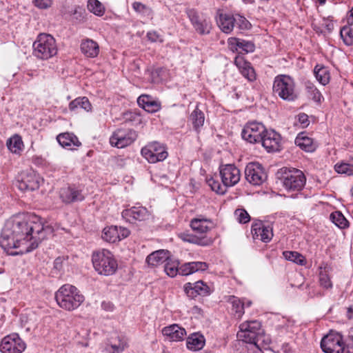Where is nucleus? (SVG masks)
<instances>
[{
    "mask_svg": "<svg viewBox=\"0 0 353 353\" xmlns=\"http://www.w3.org/2000/svg\"><path fill=\"white\" fill-rule=\"evenodd\" d=\"M50 228H45L39 217L21 214L8 220L1 231V247L10 255L23 254L36 249Z\"/></svg>",
    "mask_w": 353,
    "mask_h": 353,
    "instance_id": "f257e3e1",
    "label": "nucleus"
},
{
    "mask_svg": "<svg viewBox=\"0 0 353 353\" xmlns=\"http://www.w3.org/2000/svg\"><path fill=\"white\" fill-rule=\"evenodd\" d=\"M277 183L288 193H291L290 197L298 198L301 195V191L306 184V176L301 170L296 168H282L276 173Z\"/></svg>",
    "mask_w": 353,
    "mask_h": 353,
    "instance_id": "f03ea898",
    "label": "nucleus"
},
{
    "mask_svg": "<svg viewBox=\"0 0 353 353\" xmlns=\"http://www.w3.org/2000/svg\"><path fill=\"white\" fill-rule=\"evenodd\" d=\"M84 296L74 285L65 284L55 293V300L59 306L65 310L72 311L84 301Z\"/></svg>",
    "mask_w": 353,
    "mask_h": 353,
    "instance_id": "7ed1b4c3",
    "label": "nucleus"
},
{
    "mask_svg": "<svg viewBox=\"0 0 353 353\" xmlns=\"http://www.w3.org/2000/svg\"><path fill=\"white\" fill-rule=\"evenodd\" d=\"M32 47L34 56L42 60H47L57 53L56 41L49 34H39L34 41Z\"/></svg>",
    "mask_w": 353,
    "mask_h": 353,
    "instance_id": "20e7f679",
    "label": "nucleus"
},
{
    "mask_svg": "<svg viewBox=\"0 0 353 353\" xmlns=\"http://www.w3.org/2000/svg\"><path fill=\"white\" fill-rule=\"evenodd\" d=\"M92 261L95 270L102 275H112L118 268L113 254L108 250L104 249L93 253Z\"/></svg>",
    "mask_w": 353,
    "mask_h": 353,
    "instance_id": "39448f33",
    "label": "nucleus"
},
{
    "mask_svg": "<svg viewBox=\"0 0 353 353\" xmlns=\"http://www.w3.org/2000/svg\"><path fill=\"white\" fill-rule=\"evenodd\" d=\"M273 92L280 98L288 101H293L298 97L294 81L288 75H279L275 77Z\"/></svg>",
    "mask_w": 353,
    "mask_h": 353,
    "instance_id": "423d86ee",
    "label": "nucleus"
},
{
    "mask_svg": "<svg viewBox=\"0 0 353 353\" xmlns=\"http://www.w3.org/2000/svg\"><path fill=\"white\" fill-rule=\"evenodd\" d=\"M321 347L325 353H349L348 343L345 345L342 335L331 331L321 341Z\"/></svg>",
    "mask_w": 353,
    "mask_h": 353,
    "instance_id": "0eeeda50",
    "label": "nucleus"
},
{
    "mask_svg": "<svg viewBox=\"0 0 353 353\" xmlns=\"http://www.w3.org/2000/svg\"><path fill=\"white\" fill-rule=\"evenodd\" d=\"M185 13L194 30L201 35L208 34L211 30V23L205 17L194 8H188Z\"/></svg>",
    "mask_w": 353,
    "mask_h": 353,
    "instance_id": "6e6552de",
    "label": "nucleus"
},
{
    "mask_svg": "<svg viewBox=\"0 0 353 353\" xmlns=\"http://www.w3.org/2000/svg\"><path fill=\"white\" fill-rule=\"evenodd\" d=\"M141 153L150 163L163 161L168 155L165 146L157 141L146 145L141 149Z\"/></svg>",
    "mask_w": 353,
    "mask_h": 353,
    "instance_id": "1a4fd4ad",
    "label": "nucleus"
},
{
    "mask_svg": "<svg viewBox=\"0 0 353 353\" xmlns=\"http://www.w3.org/2000/svg\"><path fill=\"white\" fill-rule=\"evenodd\" d=\"M26 348V343L17 333L4 336L0 343L2 353H22Z\"/></svg>",
    "mask_w": 353,
    "mask_h": 353,
    "instance_id": "9d476101",
    "label": "nucleus"
},
{
    "mask_svg": "<svg viewBox=\"0 0 353 353\" xmlns=\"http://www.w3.org/2000/svg\"><path fill=\"white\" fill-rule=\"evenodd\" d=\"M265 132L266 128L262 123L252 121L244 126L241 137L247 142L254 144L262 140V137Z\"/></svg>",
    "mask_w": 353,
    "mask_h": 353,
    "instance_id": "9b49d317",
    "label": "nucleus"
},
{
    "mask_svg": "<svg viewBox=\"0 0 353 353\" xmlns=\"http://www.w3.org/2000/svg\"><path fill=\"white\" fill-rule=\"evenodd\" d=\"M245 176L247 181L254 185H260L267 179L264 168L257 162H251L246 165Z\"/></svg>",
    "mask_w": 353,
    "mask_h": 353,
    "instance_id": "f8f14e48",
    "label": "nucleus"
},
{
    "mask_svg": "<svg viewBox=\"0 0 353 353\" xmlns=\"http://www.w3.org/2000/svg\"><path fill=\"white\" fill-rule=\"evenodd\" d=\"M137 134L133 130L118 129L110 138L111 145L123 148L132 144L137 139Z\"/></svg>",
    "mask_w": 353,
    "mask_h": 353,
    "instance_id": "ddd939ff",
    "label": "nucleus"
},
{
    "mask_svg": "<svg viewBox=\"0 0 353 353\" xmlns=\"http://www.w3.org/2000/svg\"><path fill=\"white\" fill-rule=\"evenodd\" d=\"M16 186L22 192H30L39 188V177L32 171H23L17 178Z\"/></svg>",
    "mask_w": 353,
    "mask_h": 353,
    "instance_id": "4468645a",
    "label": "nucleus"
},
{
    "mask_svg": "<svg viewBox=\"0 0 353 353\" xmlns=\"http://www.w3.org/2000/svg\"><path fill=\"white\" fill-rule=\"evenodd\" d=\"M261 327V323L258 321L244 322L239 326L237 337L245 343H250L252 341H254Z\"/></svg>",
    "mask_w": 353,
    "mask_h": 353,
    "instance_id": "2eb2a0df",
    "label": "nucleus"
},
{
    "mask_svg": "<svg viewBox=\"0 0 353 353\" xmlns=\"http://www.w3.org/2000/svg\"><path fill=\"white\" fill-rule=\"evenodd\" d=\"M219 172L222 183L227 188L236 185L240 181V170L233 164L220 166Z\"/></svg>",
    "mask_w": 353,
    "mask_h": 353,
    "instance_id": "dca6fc26",
    "label": "nucleus"
},
{
    "mask_svg": "<svg viewBox=\"0 0 353 353\" xmlns=\"http://www.w3.org/2000/svg\"><path fill=\"white\" fill-rule=\"evenodd\" d=\"M183 290L186 295L191 299H194L197 296H208L212 292L211 288L201 280L194 283H186Z\"/></svg>",
    "mask_w": 353,
    "mask_h": 353,
    "instance_id": "f3484780",
    "label": "nucleus"
},
{
    "mask_svg": "<svg viewBox=\"0 0 353 353\" xmlns=\"http://www.w3.org/2000/svg\"><path fill=\"white\" fill-rule=\"evenodd\" d=\"M121 215L127 222L130 223L145 221L149 216L148 210L142 206H134L125 209L122 212Z\"/></svg>",
    "mask_w": 353,
    "mask_h": 353,
    "instance_id": "a211bd4d",
    "label": "nucleus"
},
{
    "mask_svg": "<svg viewBox=\"0 0 353 353\" xmlns=\"http://www.w3.org/2000/svg\"><path fill=\"white\" fill-rule=\"evenodd\" d=\"M281 137V135L274 130H268L263 134L261 143L262 145L268 152H276L280 150Z\"/></svg>",
    "mask_w": 353,
    "mask_h": 353,
    "instance_id": "6ab92c4d",
    "label": "nucleus"
},
{
    "mask_svg": "<svg viewBox=\"0 0 353 353\" xmlns=\"http://www.w3.org/2000/svg\"><path fill=\"white\" fill-rule=\"evenodd\" d=\"M59 197L65 203L81 201L84 199L82 190L76 186H65L59 190Z\"/></svg>",
    "mask_w": 353,
    "mask_h": 353,
    "instance_id": "aec40b11",
    "label": "nucleus"
},
{
    "mask_svg": "<svg viewBox=\"0 0 353 353\" xmlns=\"http://www.w3.org/2000/svg\"><path fill=\"white\" fill-rule=\"evenodd\" d=\"M251 232L254 239L265 243L270 241L273 236L272 228L261 221L252 224Z\"/></svg>",
    "mask_w": 353,
    "mask_h": 353,
    "instance_id": "412c9836",
    "label": "nucleus"
},
{
    "mask_svg": "<svg viewBox=\"0 0 353 353\" xmlns=\"http://www.w3.org/2000/svg\"><path fill=\"white\" fill-rule=\"evenodd\" d=\"M228 47L233 52H244L245 53L253 52L255 46L253 42L236 37H230L228 39Z\"/></svg>",
    "mask_w": 353,
    "mask_h": 353,
    "instance_id": "4be33fe9",
    "label": "nucleus"
},
{
    "mask_svg": "<svg viewBox=\"0 0 353 353\" xmlns=\"http://www.w3.org/2000/svg\"><path fill=\"white\" fill-rule=\"evenodd\" d=\"M234 64L240 70L241 74L249 81L256 79V73L251 63L247 61L243 56L238 55L234 59Z\"/></svg>",
    "mask_w": 353,
    "mask_h": 353,
    "instance_id": "5701e85b",
    "label": "nucleus"
},
{
    "mask_svg": "<svg viewBox=\"0 0 353 353\" xmlns=\"http://www.w3.org/2000/svg\"><path fill=\"white\" fill-rule=\"evenodd\" d=\"M234 64L240 70L241 74L249 81L256 79V73L251 63L247 61L243 56L238 55L234 59Z\"/></svg>",
    "mask_w": 353,
    "mask_h": 353,
    "instance_id": "b1692460",
    "label": "nucleus"
},
{
    "mask_svg": "<svg viewBox=\"0 0 353 353\" xmlns=\"http://www.w3.org/2000/svg\"><path fill=\"white\" fill-rule=\"evenodd\" d=\"M139 105L150 113L158 112L161 109V103L150 95L142 94L137 99Z\"/></svg>",
    "mask_w": 353,
    "mask_h": 353,
    "instance_id": "393cba45",
    "label": "nucleus"
},
{
    "mask_svg": "<svg viewBox=\"0 0 353 353\" xmlns=\"http://www.w3.org/2000/svg\"><path fill=\"white\" fill-rule=\"evenodd\" d=\"M57 140L63 148L68 150H75L81 145L77 137L70 132L59 134L57 137Z\"/></svg>",
    "mask_w": 353,
    "mask_h": 353,
    "instance_id": "a878e982",
    "label": "nucleus"
},
{
    "mask_svg": "<svg viewBox=\"0 0 353 353\" xmlns=\"http://www.w3.org/2000/svg\"><path fill=\"white\" fill-rule=\"evenodd\" d=\"M162 333L170 341H182L186 335L185 330L177 324H172L170 326L165 327L162 330Z\"/></svg>",
    "mask_w": 353,
    "mask_h": 353,
    "instance_id": "bb28decb",
    "label": "nucleus"
},
{
    "mask_svg": "<svg viewBox=\"0 0 353 353\" xmlns=\"http://www.w3.org/2000/svg\"><path fill=\"white\" fill-rule=\"evenodd\" d=\"M208 268V264L205 262L193 261L182 264L179 267V274L188 276L198 271H205Z\"/></svg>",
    "mask_w": 353,
    "mask_h": 353,
    "instance_id": "cd10ccee",
    "label": "nucleus"
},
{
    "mask_svg": "<svg viewBox=\"0 0 353 353\" xmlns=\"http://www.w3.org/2000/svg\"><path fill=\"white\" fill-rule=\"evenodd\" d=\"M81 51L88 57H96L99 52L98 43L90 39H83L81 43Z\"/></svg>",
    "mask_w": 353,
    "mask_h": 353,
    "instance_id": "c85d7f7f",
    "label": "nucleus"
},
{
    "mask_svg": "<svg viewBox=\"0 0 353 353\" xmlns=\"http://www.w3.org/2000/svg\"><path fill=\"white\" fill-rule=\"evenodd\" d=\"M211 225L212 221L208 219L203 218L201 215L192 219L190 221L192 229L199 234L208 232L210 230Z\"/></svg>",
    "mask_w": 353,
    "mask_h": 353,
    "instance_id": "c756f323",
    "label": "nucleus"
},
{
    "mask_svg": "<svg viewBox=\"0 0 353 353\" xmlns=\"http://www.w3.org/2000/svg\"><path fill=\"white\" fill-rule=\"evenodd\" d=\"M295 143L305 152H311L315 150L316 145L313 139L307 137L304 132H301L295 139Z\"/></svg>",
    "mask_w": 353,
    "mask_h": 353,
    "instance_id": "7c9ffc66",
    "label": "nucleus"
},
{
    "mask_svg": "<svg viewBox=\"0 0 353 353\" xmlns=\"http://www.w3.org/2000/svg\"><path fill=\"white\" fill-rule=\"evenodd\" d=\"M168 258V252L163 250H159L149 254L146 258V262L149 265L157 266L165 262Z\"/></svg>",
    "mask_w": 353,
    "mask_h": 353,
    "instance_id": "2f4dec72",
    "label": "nucleus"
},
{
    "mask_svg": "<svg viewBox=\"0 0 353 353\" xmlns=\"http://www.w3.org/2000/svg\"><path fill=\"white\" fill-rule=\"evenodd\" d=\"M218 24L221 30L225 33H230L234 28V15L221 14L219 16Z\"/></svg>",
    "mask_w": 353,
    "mask_h": 353,
    "instance_id": "473e14b6",
    "label": "nucleus"
},
{
    "mask_svg": "<svg viewBox=\"0 0 353 353\" xmlns=\"http://www.w3.org/2000/svg\"><path fill=\"white\" fill-rule=\"evenodd\" d=\"M305 87L307 97L310 99L317 103H321L324 100L322 94L312 82L307 81L305 83Z\"/></svg>",
    "mask_w": 353,
    "mask_h": 353,
    "instance_id": "72a5a7b5",
    "label": "nucleus"
},
{
    "mask_svg": "<svg viewBox=\"0 0 353 353\" xmlns=\"http://www.w3.org/2000/svg\"><path fill=\"white\" fill-rule=\"evenodd\" d=\"M205 345L204 336L198 333H194L187 339V347L193 351H197L203 348Z\"/></svg>",
    "mask_w": 353,
    "mask_h": 353,
    "instance_id": "f704fd0d",
    "label": "nucleus"
},
{
    "mask_svg": "<svg viewBox=\"0 0 353 353\" xmlns=\"http://www.w3.org/2000/svg\"><path fill=\"white\" fill-rule=\"evenodd\" d=\"M189 119L192 124L193 128L199 132L204 124L205 115L204 113L196 107L190 114Z\"/></svg>",
    "mask_w": 353,
    "mask_h": 353,
    "instance_id": "c9c22d12",
    "label": "nucleus"
},
{
    "mask_svg": "<svg viewBox=\"0 0 353 353\" xmlns=\"http://www.w3.org/2000/svg\"><path fill=\"white\" fill-rule=\"evenodd\" d=\"M68 108L70 111H75L80 108L86 112H89L92 110V105L87 97H77L72 101L69 103Z\"/></svg>",
    "mask_w": 353,
    "mask_h": 353,
    "instance_id": "e433bc0d",
    "label": "nucleus"
},
{
    "mask_svg": "<svg viewBox=\"0 0 353 353\" xmlns=\"http://www.w3.org/2000/svg\"><path fill=\"white\" fill-rule=\"evenodd\" d=\"M314 73L316 80L323 85L330 81V72L323 65H316L314 69Z\"/></svg>",
    "mask_w": 353,
    "mask_h": 353,
    "instance_id": "4c0bfd02",
    "label": "nucleus"
},
{
    "mask_svg": "<svg viewBox=\"0 0 353 353\" xmlns=\"http://www.w3.org/2000/svg\"><path fill=\"white\" fill-rule=\"evenodd\" d=\"M271 342V339L269 335L266 334L263 330L261 327L259 330L258 334L256 335L254 341L250 343L254 344L257 348H266L267 346Z\"/></svg>",
    "mask_w": 353,
    "mask_h": 353,
    "instance_id": "58836bf2",
    "label": "nucleus"
},
{
    "mask_svg": "<svg viewBox=\"0 0 353 353\" xmlns=\"http://www.w3.org/2000/svg\"><path fill=\"white\" fill-rule=\"evenodd\" d=\"M7 146L10 151L12 153L19 154L23 148V143L21 137L15 134L7 141Z\"/></svg>",
    "mask_w": 353,
    "mask_h": 353,
    "instance_id": "ea45409f",
    "label": "nucleus"
},
{
    "mask_svg": "<svg viewBox=\"0 0 353 353\" xmlns=\"http://www.w3.org/2000/svg\"><path fill=\"white\" fill-rule=\"evenodd\" d=\"M102 238L108 242L115 243L119 241V228L117 226L112 225L103 229Z\"/></svg>",
    "mask_w": 353,
    "mask_h": 353,
    "instance_id": "a19ab883",
    "label": "nucleus"
},
{
    "mask_svg": "<svg viewBox=\"0 0 353 353\" xmlns=\"http://www.w3.org/2000/svg\"><path fill=\"white\" fill-rule=\"evenodd\" d=\"M164 271L169 276H175L178 273L179 274V261L168 257L164 265Z\"/></svg>",
    "mask_w": 353,
    "mask_h": 353,
    "instance_id": "79ce46f5",
    "label": "nucleus"
},
{
    "mask_svg": "<svg viewBox=\"0 0 353 353\" xmlns=\"http://www.w3.org/2000/svg\"><path fill=\"white\" fill-rule=\"evenodd\" d=\"M88 9L97 16H102L105 12V8L99 0H88Z\"/></svg>",
    "mask_w": 353,
    "mask_h": 353,
    "instance_id": "37998d69",
    "label": "nucleus"
},
{
    "mask_svg": "<svg viewBox=\"0 0 353 353\" xmlns=\"http://www.w3.org/2000/svg\"><path fill=\"white\" fill-rule=\"evenodd\" d=\"M331 221L339 228L348 227V221L339 211H335L330 214Z\"/></svg>",
    "mask_w": 353,
    "mask_h": 353,
    "instance_id": "c03bdc74",
    "label": "nucleus"
},
{
    "mask_svg": "<svg viewBox=\"0 0 353 353\" xmlns=\"http://www.w3.org/2000/svg\"><path fill=\"white\" fill-rule=\"evenodd\" d=\"M283 256L285 259L292 261L298 265H304L305 262V257L297 252L294 251H285Z\"/></svg>",
    "mask_w": 353,
    "mask_h": 353,
    "instance_id": "a18cd8bd",
    "label": "nucleus"
},
{
    "mask_svg": "<svg viewBox=\"0 0 353 353\" xmlns=\"http://www.w3.org/2000/svg\"><path fill=\"white\" fill-rule=\"evenodd\" d=\"M230 302L232 310L238 318H240L244 314L245 302H242L241 300L235 296L231 298Z\"/></svg>",
    "mask_w": 353,
    "mask_h": 353,
    "instance_id": "49530a36",
    "label": "nucleus"
},
{
    "mask_svg": "<svg viewBox=\"0 0 353 353\" xmlns=\"http://www.w3.org/2000/svg\"><path fill=\"white\" fill-rule=\"evenodd\" d=\"M208 185L211 188L212 190L217 194H223L226 190L227 187L224 184L221 185L218 179L210 177L207 179Z\"/></svg>",
    "mask_w": 353,
    "mask_h": 353,
    "instance_id": "de8ad7c7",
    "label": "nucleus"
},
{
    "mask_svg": "<svg viewBox=\"0 0 353 353\" xmlns=\"http://www.w3.org/2000/svg\"><path fill=\"white\" fill-rule=\"evenodd\" d=\"M234 27H238L240 30H248L251 28V23L243 16L236 14H234Z\"/></svg>",
    "mask_w": 353,
    "mask_h": 353,
    "instance_id": "09e8293b",
    "label": "nucleus"
},
{
    "mask_svg": "<svg viewBox=\"0 0 353 353\" xmlns=\"http://www.w3.org/2000/svg\"><path fill=\"white\" fill-rule=\"evenodd\" d=\"M132 6L136 12H137L141 15H144V16L152 15V9L141 2L135 1L132 3Z\"/></svg>",
    "mask_w": 353,
    "mask_h": 353,
    "instance_id": "8fccbe9b",
    "label": "nucleus"
},
{
    "mask_svg": "<svg viewBox=\"0 0 353 353\" xmlns=\"http://www.w3.org/2000/svg\"><path fill=\"white\" fill-rule=\"evenodd\" d=\"M340 35L346 46H351L353 43L352 32L350 27L344 26L340 31Z\"/></svg>",
    "mask_w": 353,
    "mask_h": 353,
    "instance_id": "3c124183",
    "label": "nucleus"
},
{
    "mask_svg": "<svg viewBox=\"0 0 353 353\" xmlns=\"http://www.w3.org/2000/svg\"><path fill=\"white\" fill-rule=\"evenodd\" d=\"M336 172L345 174L348 176L353 175V165L346 163H337L334 166Z\"/></svg>",
    "mask_w": 353,
    "mask_h": 353,
    "instance_id": "603ef678",
    "label": "nucleus"
},
{
    "mask_svg": "<svg viewBox=\"0 0 353 353\" xmlns=\"http://www.w3.org/2000/svg\"><path fill=\"white\" fill-rule=\"evenodd\" d=\"M72 14L74 19L79 23H83L86 20V11L85 8L81 6H75L72 11Z\"/></svg>",
    "mask_w": 353,
    "mask_h": 353,
    "instance_id": "864d4df0",
    "label": "nucleus"
},
{
    "mask_svg": "<svg viewBox=\"0 0 353 353\" xmlns=\"http://www.w3.org/2000/svg\"><path fill=\"white\" fill-rule=\"evenodd\" d=\"M319 284L325 289H330L332 288L330 277L325 271H321L319 274Z\"/></svg>",
    "mask_w": 353,
    "mask_h": 353,
    "instance_id": "5fc2aeb1",
    "label": "nucleus"
},
{
    "mask_svg": "<svg viewBox=\"0 0 353 353\" xmlns=\"http://www.w3.org/2000/svg\"><path fill=\"white\" fill-rule=\"evenodd\" d=\"M234 215L236 220L240 223H246L250 221V216L246 210L244 209H237L234 212Z\"/></svg>",
    "mask_w": 353,
    "mask_h": 353,
    "instance_id": "6e6d98bb",
    "label": "nucleus"
},
{
    "mask_svg": "<svg viewBox=\"0 0 353 353\" xmlns=\"http://www.w3.org/2000/svg\"><path fill=\"white\" fill-rule=\"evenodd\" d=\"M297 121L303 128H307L310 124L309 117L305 113L301 112L297 115Z\"/></svg>",
    "mask_w": 353,
    "mask_h": 353,
    "instance_id": "4d7b16f0",
    "label": "nucleus"
},
{
    "mask_svg": "<svg viewBox=\"0 0 353 353\" xmlns=\"http://www.w3.org/2000/svg\"><path fill=\"white\" fill-rule=\"evenodd\" d=\"M125 347V344L121 341L118 344H112L107 350L112 353H121L122 352Z\"/></svg>",
    "mask_w": 353,
    "mask_h": 353,
    "instance_id": "13d9d810",
    "label": "nucleus"
},
{
    "mask_svg": "<svg viewBox=\"0 0 353 353\" xmlns=\"http://www.w3.org/2000/svg\"><path fill=\"white\" fill-rule=\"evenodd\" d=\"M180 237L185 241H188L190 243H194L197 244H202L201 240L198 239L195 236L190 235L188 234L182 233L180 234Z\"/></svg>",
    "mask_w": 353,
    "mask_h": 353,
    "instance_id": "bf43d9fd",
    "label": "nucleus"
},
{
    "mask_svg": "<svg viewBox=\"0 0 353 353\" xmlns=\"http://www.w3.org/2000/svg\"><path fill=\"white\" fill-rule=\"evenodd\" d=\"M52 2V0H34L35 6L41 9H46L50 7Z\"/></svg>",
    "mask_w": 353,
    "mask_h": 353,
    "instance_id": "052dcab7",
    "label": "nucleus"
},
{
    "mask_svg": "<svg viewBox=\"0 0 353 353\" xmlns=\"http://www.w3.org/2000/svg\"><path fill=\"white\" fill-rule=\"evenodd\" d=\"M147 37L152 42L162 41L160 35L155 31L148 32Z\"/></svg>",
    "mask_w": 353,
    "mask_h": 353,
    "instance_id": "680f3d73",
    "label": "nucleus"
},
{
    "mask_svg": "<svg viewBox=\"0 0 353 353\" xmlns=\"http://www.w3.org/2000/svg\"><path fill=\"white\" fill-rule=\"evenodd\" d=\"M323 26L326 28V30L330 32L334 30V25L333 23V21L330 19V17L328 18H323Z\"/></svg>",
    "mask_w": 353,
    "mask_h": 353,
    "instance_id": "e2e57ef3",
    "label": "nucleus"
},
{
    "mask_svg": "<svg viewBox=\"0 0 353 353\" xmlns=\"http://www.w3.org/2000/svg\"><path fill=\"white\" fill-rule=\"evenodd\" d=\"M119 241L126 238L130 234V231L125 228L119 227Z\"/></svg>",
    "mask_w": 353,
    "mask_h": 353,
    "instance_id": "0e129e2a",
    "label": "nucleus"
},
{
    "mask_svg": "<svg viewBox=\"0 0 353 353\" xmlns=\"http://www.w3.org/2000/svg\"><path fill=\"white\" fill-rule=\"evenodd\" d=\"M63 262V258L57 257L54 261V268L57 270H60L62 268Z\"/></svg>",
    "mask_w": 353,
    "mask_h": 353,
    "instance_id": "69168bd1",
    "label": "nucleus"
},
{
    "mask_svg": "<svg viewBox=\"0 0 353 353\" xmlns=\"http://www.w3.org/2000/svg\"><path fill=\"white\" fill-rule=\"evenodd\" d=\"M350 342L348 343V350L349 353H353V335L349 336Z\"/></svg>",
    "mask_w": 353,
    "mask_h": 353,
    "instance_id": "338daca9",
    "label": "nucleus"
},
{
    "mask_svg": "<svg viewBox=\"0 0 353 353\" xmlns=\"http://www.w3.org/2000/svg\"><path fill=\"white\" fill-rule=\"evenodd\" d=\"M347 23L349 25H353V7L350 10L349 14L347 15Z\"/></svg>",
    "mask_w": 353,
    "mask_h": 353,
    "instance_id": "774afa93",
    "label": "nucleus"
}]
</instances>
